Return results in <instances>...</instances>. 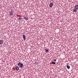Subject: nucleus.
<instances>
[{"instance_id": "nucleus-1", "label": "nucleus", "mask_w": 78, "mask_h": 78, "mask_svg": "<svg viewBox=\"0 0 78 78\" xmlns=\"http://www.w3.org/2000/svg\"><path fill=\"white\" fill-rule=\"evenodd\" d=\"M18 66L20 68H22L23 66V63H21L20 62H19L18 63Z\"/></svg>"}, {"instance_id": "nucleus-2", "label": "nucleus", "mask_w": 78, "mask_h": 78, "mask_svg": "<svg viewBox=\"0 0 78 78\" xmlns=\"http://www.w3.org/2000/svg\"><path fill=\"white\" fill-rule=\"evenodd\" d=\"M53 5H54V3L53 2H51V4H50L49 5L50 8H51L52 7Z\"/></svg>"}, {"instance_id": "nucleus-3", "label": "nucleus", "mask_w": 78, "mask_h": 78, "mask_svg": "<svg viewBox=\"0 0 78 78\" xmlns=\"http://www.w3.org/2000/svg\"><path fill=\"white\" fill-rule=\"evenodd\" d=\"M12 14H13L12 13V11L10 12H9V16H12Z\"/></svg>"}, {"instance_id": "nucleus-4", "label": "nucleus", "mask_w": 78, "mask_h": 78, "mask_svg": "<svg viewBox=\"0 0 78 78\" xmlns=\"http://www.w3.org/2000/svg\"><path fill=\"white\" fill-rule=\"evenodd\" d=\"M3 43V41L2 40H0V45L2 44Z\"/></svg>"}, {"instance_id": "nucleus-5", "label": "nucleus", "mask_w": 78, "mask_h": 78, "mask_svg": "<svg viewBox=\"0 0 78 78\" xmlns=\"http://www.w3.org/2000/svg\"><path fill=\"white\" fill-rule=\"evenodd\" d=\"M75 9H78V5H76L75 7H74Z\"/></svg>"}, {"instance_id": "nucleus-6", "label": "nucleus", "mask_w": 78, "mask_h": 78, "mask_svg": "<svg viewBox=\"0 0 78 78\" xmlns=\"http://www.w3.org/2000/svg\"><path fill=\"white\" fill-rule=\"evenodd\" d=\"M15 69L16 70H19V67L18 66H16Z\"/></svg>"}, {"instance_id": "nucleus-7", "label": "nucleus", "mask_w": 78, "mask_h": 78, "mask_svg": "<svg viewBox=\"0 0 78 78\" xmlns=\"http://www.w3.org/2000/svg\"><path fill=\"white\" fill-rule=\"evenodd\" d=\"M73 10L74 12H76V9H73Z\"/></svg>"}, {"instance_id": "nucleus-8", "label": "nucleus", "mask_w": 78, "mask_h": 78, "mask_svg": "<svg viewBox=\"0 0 78 78\" xmlns=\"http://www.w3.org/2000/svg\"><path fill=\"white\" fill-rule=\"evenodd\" d=\"M23 39L24 40V41H25V39H25V35H23Z\"/></svg>"}, {"instance_id": "nucleus-9", "label": "nucleus", "mask_w": 78, "mask_h": 78, "mask_svg": "<svg viewBox=\"0 0 78 78\" xmlns=\"http://www.w3.org/2000/svg\"><path fill=\"white\" fill-rule=\"evenodd\" d=\"M67 68L68 69H70V66L69 65H67Z\"/></svg>"}, {"instance_id": "nucleus-10", "label": "nucleus", "mask_w": 78, "mask_h": 78, "mask_svg": "<svg viewBox=\"0 0 78 78\" xmlns=\"http://www.w3.org/2000/svg\"><path fill=\"white\" fill-rule=\"evenodd\" d=\"M17 19H18V20H22V18L20 17H18Z\"/></svg>"}, {"instance_id": "nucleus-11", "label": "nucleus", "mask_w": 78, "mask_h": 78, "mask_svg": "<svg viewBox=\"0 0 78 78\" xmlns=\"http://www.w3.org/2000/svg\"><path fill=\"white\" fill-rule=\"evenodd\" d=\"M51 63L52 64H56V62H51Z\"/></svg>"}, {"instance_id": "nucleus-12", "label": "nucleus", "mask_w": 78, "mask_h": 78, "mask_svg": "<svg viewBox=\"0 0 78 78\" xmlns=\"http://www.w3.org/2000/svg\"><path fill=\"white\" fill-rule=\"evenodd\" d=\"M45 51H46V53H47L48 52V51H48V49H45Z\"/></svg>"}, {"instance_id": "nucleus-13", "label": "nucleus", "mask_w": 78, "mask_h": 78, "mask_svg": "<svg viewBox=\"0 0 78 78\" xmlns=\"http://www.w3.org/2000/svg\"><path fill=\"white\" fill-rule=\"evenodd\" d=\"M24 19H27V17H24Z\"/></svg>"}]
</instances>
